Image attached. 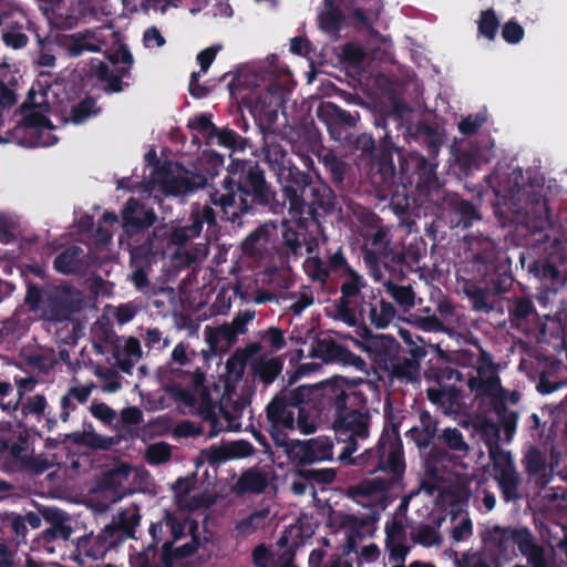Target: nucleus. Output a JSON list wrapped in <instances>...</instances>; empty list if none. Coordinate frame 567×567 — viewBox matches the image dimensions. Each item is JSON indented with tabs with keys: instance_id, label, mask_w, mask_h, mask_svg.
Instances as JSON below:
<instances>
[{
	"instance_id": "nucleus-4",
	"label": "nucleus",
	"mask_w": 567,
	"mask_h": 567,
	"mask_svg": "<svg viewBox=\"0 0 567 567\" xmlns=\"http://www.w3.org/2000/svg\"><path fill=\"white\" fill-rule=\"evenodd\" d=\"M176 396L183 404L185 412L199 415L209 423L212 427L210 435H216L218 432L228 429L224 424V421H227V416L217 405V398H213L202 384L197 383L190 390H179Z\"/></svg>"
},
{
	"instance_id": "nucleus-63",
	"label": "nucleus",
	"mask_w": 567,
	"mask_h": 567,
	"mask_svg": "<svg viewBox=\"0 0 567 567\" xmlns=\"http://www.w3.org/2000/svg\"><path fill=\"white\" fill-rule=\"evenodd\" d=\"M192 125L194 128H197L200 132H206L208 137H213V133L216 131V126L212 123L210 118L207 115H199L192 121Z\"/></svg>"
},
{
	"instance_id": "nucleus-46",
	"label": "nucleus",
	"mask_w": 567,
	"mask_h": 567,
	"mask_svg": "<svg viewBox=\"0 0 567 567\" xmlns=\"http://www.w3.org/2000/svg\"><path fill=\"white\" fill-rule=\"evenodd\" d=\"M320 27L327 32H334L339 29L340 13L338 10L330 8L319 17Z\"/></svg>"
},
{
	"instance_id": "nucleus-14",
	"label": "nucleus",
	"mask_w": 567,
	"mask_h": 567,
	"mask_svg": "<svg viewBox=\"0 0 567 567\" xmlns=\"http://www.w3.org/2000/svg\"><path fill=\"white\" fill-rule=\"evenodd\" d=\"M155 221V214L151 208L130 199L123 209V227L127 234L137 233L150 227Z\"/></svg>"
},
{
	"instance_id": "nucleus-59",
	"label": "nucleus",
	"mask_w": 567,
	"mask_h": 567,
	"mask_svg": "<svg viewBox=\"0 0 567 567\" xmlns=\"http://www.w3.org/2000/svg\"><path fill=\"white\" fill-rule=\"evenodd\" d=\"M219 48L210 47L197 54V61L200 64V72L205 73L209 69L212 62L214 61Z\"/></svg>"
},
{
	"instance_id": "nucleus-54",
	"label": "nucleus",
	"mask_w": 567,
	"mask_h": 567,
	"mask_svg": "<svg viewBox=\"0 0 567 567\" xmlns=\"http://www.w3.org/2000/svg\"><path fill=\"white\" fill-rule=\"evenodd\" d=\"M453 538L462 542L472 535V520L467 516H463L452 530Z\"/></svg>"
},
{
	"instance_id": "nucleus-35",
	"label": "nucleus",
	"mask_w": 567,
	"mask_h": 567,
	"mask_svg": "<svg viewBox=\"0 0 567 567\" xmlns=\"http://www.w3.org/2000/svg\"><path fill=\"white\" fill-rule=\"evenodd\" d=\"M55 463L54 457L45 456L43 454L39 455H28L22 458V468L28 472L39 474L44 472L45 470L52 467Z\"/></svg>"
},
{
	"instance_id": "nucleus-55",
	"label": "nucleus",
	"mask_w": 567,
	"mask_h": 567,
	"mask_svg": "<svg viewBox=\"0 0 567 567\" xmlns=\"http://www.w3.org/2000/svg\"><path fill=\"white\" fill-rule=\"evenodd\" d=\"M92 414L104 423H112L116 419V413L104 403L93 404L91 406Z\"/></svg>"
},
{
	"instance_id": "nucleus-62",
	"label": "nucleus",
	"mask_w": 567,
	"mask_h": 567,
	"mask_svg": "<svg viewBox=\"0 0 567 567\" xmlns=\"http://www.w3.org/2000/svg\"><path fill=\"white\" fill-rule=\"evenodd\" d=\"M109 73V69L104 63H96V75L101 79L109 80V89L112 92H120L122 90L121 81L118 79H110Z\"/></svg>"
},
{
	"instance_id": "nucleus-2",
	"label": "nucleus",
	"mask_w": 567,
	"mask_h": 567,
	"mask_svg": "<svg viewBox=\"0 0 567 567\" xmlns=\"http://www.w3.org/2000/svg\"><path fill=\"white\" fill-rule=\"evenodd\" d=\"M141 473L127 464H121L109 472L92 491L89 503L97 511H105L135 488Z\"/></svg>"
},
{
	"instance_id": "nucleus-34",
	"label": "nucleus",
	"mask_w": 567,
	"mask_h": 567,
	"mask_svg": "<svg viewBox=\"0 0 567 567\" xmlns=\"http://www.w3.org/2000/svg\"><path fill=\"white\" fill-rule=\"evenodd\" d=\"M99 110L92 99H86L76 105H74L70 113V122L79 125L84 123L86 120L95 116Z\"/></svg>"
},
{
	"instance_id": "nucleus-19",
	"label": "nucleus",
	"mask_w": 567,
	"mask_h": 567,
	"mask_svg": "<svg viewBox=\"0 0 567 567\" xmlns=\"http://www.w3.org/2000/svg\"><path fill=\"white\" fill-rule=\"evenodd\" d=\"M62 45L72 56H78L83 52H97L104 45V42L95 32L78 33L66 37Z\"/></svg>"
},
{
	"instance_id": "nucleus-31",
	"label": "nucleus",
	"mask_w": 567,
	"mask_h": 567,
	"mask_svg": "<svg viewBox=\"0 0 567 567\" xmlns=\"http://www.w3.org/2000/svg\"><path fill=\"white\" fill-rule=\"evenodd\" d=\"M499 27V20L493 9L483 10L477 20L478 33L488 39L494 40Z\"/></svg>"
},
{
	"instance_id": "nucleus-25",
	"label": "nucleus",
	"mask_w": 567,
	"mask_h": 567,
	"mask_svg": "<svg viewBox=\"0 0 567 567\" xmlns=\"http://www.w3.org/2000/svg\"><path fill=\"white\" fill-rule=\"evenodd\" d=\"M380 451L386 470L391 471L394 475L401 474L403 471V461L398 441H381Z\"/></svg>"
},
{
	"instance_id": "nucleus-58",
	"label": "nucleus",
	"mask_w": 567,
	"mask_h": 567,
	"mask_svg": "<svg viewBox=\"0 0 567 567\" xmlns=\"http://www.w3.org/2000/svg\"><path fill=\"white\" fill-rule=\"evenodd\" d=\"M386 548L390 551V557L395 564H402L409 553V547L405 542L388 544Z\"/></svg>"
},
{
	"instance_id": "nucleus-26",
	"label": "nucleus",
	"mask_w": 567,
	"mask_h": 567,
	"mask_svg": "<svg viewBox=\"0 0 567 567\" xmlns=\"http://www.w3.org/2000/svg\"><path fill=\"white\" fill-rule=\"evenodd\" d=\"M269 241L268 226H260L252 231L243 243V250L249 256H259Z\"/></svg>"
},
{
	"instance_id": "nucleus-16",
	"label": "nucleus",
	"mask_w": 567,
	"mask_h": 567,
	"mask_svg": "<svg viewBox=\"0 0 567 567\" xmlns=\"http://www.w3.org/2000/svg\"><path fill=\"white\" fill-rule=\"evenodd\" d=\"M215 214L209 206H204L200 212L193 214V224L189 227H176L174 228L171 241L174 245L183 246L189 239L197 237L202 231L203 223L208 225L214 224Z\"/></svg>"
},
{
	"instance_id": "nucleus-49",
	"label": "nucleus",
	"mask_w": 567,
	"mask_h": 567,
	"mask_svg": "<svg viewBox=\"0 0 567 567\" xmlns=\"http://www.w3.org/2000/svg\"><path fill=\"white\" fill-rule=\"evenodd\" d=\"M313 532V525L308 520V518L301 517L295 525L290 527L289 535L291 537L307 538L310 537Z\"/></svg>"
},
{
	"instance_id": "nucleus-36",
	"label": "nucleus",
	"mask_w": 567,
	"mask_h": 567,
	"mask_svg": "<svg viewBox=\"0 0 567 567\" xmlns=\"http://www.w3.org/2000/svg\"><path fill=\"white\" fill-rule=\"evenodd\" d=\"M107 59L121 74H125L133 64V56L125 47H120L114 53L109 54Z\"/></svg>"
},
{
	"instance_id": "nucleus-38",
	"label": "nucleus",
	"mask_w": 567,
	"mask_h": 567,
	"mask_svg": "<svg viewBox=\"0 0 567 567\" xmlns=\"http://www.w3.org/2000/svg\"><path fill=\"white\" fill-rule=\"evenodd\" d=\"M147 461L152 464H162L169 460L171 447L166 443H156L148 446L146 451Z\"/></svg>"
},
{
	"instance_id": "nucleus-42",
	"label": "nucleus",
	"mask_w": 567,
	"mask_h": 567,
	"mask_svg": "<svg viewBox=\"0 0 567 567\" xmlns=\"http://www.w3.org/2000/svg\"><path fill=\"white\" fill-rule=\"evenodd\" d=\"M524 34V28L514 20H509L503 25L502 37L507 43H519L523 40Z\"/></svg>"
},
{
	"instance_id": "nucleus-24",
	"label": "nucleus",
	"mask_w": 567,
	"mask_h": 567,
	"mask_svg": "<svg viewBox=\"0 0 567 567\" xmlns=\"http://www.w3.org/2000/svg\"><path fill=\"white\" fill-rule=\"evenodd\" d=\"M54 97V86H48L47 89H43L42 85L39 84L38 89L32 87L27 102V104L32 109L30 113L43 114V112H47L51 106H53Z\"/></svg>"
},
{
	"instance_id": "nucleus-40",
	"label": "nucleus",
	"mask_w": 567,
	"mask_h": 567,
	"mask_svg": "<svg viewBox=\"0 0 567 567\" xmlns=\"http://www.w3.org/2000/svg\"><path fill=\"white\" fill-rule=\"evenodd\" d=\"M388 240L384 231L379 230L373 235L371 241V249L368 251V256H372L375 259L388 258Z\"/></svg>"
},
{
	"instance_id": "nucleus-50",
	"label": "nucleus",
	"mask_w": 567,
	"mask_h": 567,
	"mask_svg": "<svg viewBox=\"0 0 567 567\" xmlns=\"http://www.w3.org/2000/svg\"><path fill=\"white\" fill-rule=\"evenodd\" d=\"M18 399L13 402H9L7 405H2L4 410H13L16 411L20 404L22 395L24 392L32 391L35 385V381L31 378L20 379L18 381Z\"/></svg>"
},
{
	"instance_id": "nucleus-9",
	"label": "nucleus",
	"mask_w": 567,
	"mask_h": 567,
	"mask_svg": "<svg viewBox=\"0 0 567 567\" xmlns=\"http://www.w3.org/2000/svg\"><path fill=\"white\" fill-rule=\"evenodd\" d=\"M350 340L372 360L382 364L392 360L399 350V343L393 338L386 334H372L368 330H364L361 339L350 338Z\"/></svg>"
},
{
	"instance_id": "nucleus-10",
	"label": "nucleus",
	"mask_w": 567,
	"mask_h": 567,
	"mask_svg": "<svg viewBox=\"0 0 567 567\" xmlns=\"http://www.w3.org/2000/svg\"><path fill=\"white\" fill-rule=\"evenodd\" d=\"M471 392L477 396H492L499 399L502 395L501 381L497 375L496 367L493 362L482 355L477 363V375L471 377L467 381Z\"/></svg>"
},
{
	"instance_id": "nucleus-15",
	"label": "nucleus",
	"mask_w": 567,
	"mask_h": 567,
	"mask_svg": "<svg viewBox=\"0 0 567 567\" xmlns=\"http://www.w3.org/2000/svg\"><path fill=\"white\" fill-rule=\"evenodd\" d=\"M252 445L247 441H233L212 446L204 452L206 458L213 463L226 462L229 460L244 458L251 455Z\"/></svg>"
},
{
	"instance_id": "nucleus-20",
	"label": "nucleus",
	"mask_w": 567,
	"mask_h": 567,
	"mask_svg": "<svg viewBox=\"0 0 567 567\" xmlns=\"http://www.w3.org/2000/svg\"><path fill=\"white\" fill-rule=\"evenodd\" d=\"M205 337L214 353L226 352L237 339L236 331L228 323L217 328L206 327Z\"/></svg>"
},
{
	"instance_id": "nucleus-29",
	"label": "nucleus",
	"mask_w": 567,
	"mask_h": 567,
	"mask_svg": "<svg viewBox=\"0 0 567 567\" xmlns=\"http://www.w3.org/2000/svg\"><path fill=\"white\" fill-rule=\"evenodd\" d=\"M395 316V309L386 301L381 300L371 307L369 318L372 324L378 329H384L390 324Z\"/></svg>"
},
{
	"instance_id": "nucleus-52",
	"label": "nucleus",
	"mask_w": 567,
	"mask_h": 567,
	"mask_svg": "<svg viewBox=\"0 0 567 567\" xmlns=\"http://www.w3.org/2000/svg\"><path fill=\"white\" fill-rule=\"evenodd\" d=\"M216 137L218 145L234 150L237 145L238 136L235 132L228 130H217L213 133V137Z\"/></svg>"
},
{
	"instance_id": "nucleus-39",
	"label": "nucleus",
	"mask_w": 567,
	"mask_h": 567,
	"mask_svg": "<svg viewBox=\"0 0 567 567\" xmlns=\"http://www.w3.org/2000/svg\"><path fill=\"white\" fill-rule=\"evenodd\" d=\"M363 287L362 278L352 269L346 267V279L342 284V292L347 297L357 295Z\"/></svg>"
},
{
	"instance_id": "nucleus-51",
	"label": "nucleus",
	"mask_w": 567,
	"mask_h": 567,
	"mask_svg": "<svg viewBox=\"0 0 567 567\" xmlns=\"http://www.w3.org/2000/svg\"><path fill=\"white\" fill-rule=\"evenodd\" d=\"M92 385L72 388L66 395L61 399V404L66 408L70 400L76 399L79 402H85L91 394Z\"/></svg>"
},
{
	"instance_id": "nucleus-7",
	"label": "nucleus",
	"mask_w": 567,
	"mask_h": 567,
	"mask_svg": "<svg viewBox=\"0 0 567 567\" xmlns=\"http://www.w3.org/2000/svg\"><path fill=\"white\" fill-rule=\"evenodd\" d=\"M369 413L363 411H340L334 423V432L338 442L344 446L340 458L346 460L357 451V443L368 437Z\"/></svg>"
},
{
	"instance_id": "nucleus-1",
	"label": "nucleus",
	"mask_w": 567,
	"mask_h": 567,
	"mask_svg": "<svg viewBox=\"0 0 567 567\" xmlns=\"http://www.w3.org/2000/svg\"><path fill=\"white\" fill-rule=\"evenodd\" d=\"M197 524L190 519H179L166 512L164 516L150 526V535L156 544H162L165 556L172 553L188 556L199 546L195 535Z\"/></svg>"
},
{
	"instance_id": "nucleus-47",
	"label": "nucleus",
	"mask_w": 567,
	"mask_h": 567,
	"mask_svg": "<svg viewBox=\"0 0 567 567\" xmlns=\"http://www.w3.org/2000/svg\"><path fill=\"white\" fill-rule=\"evenodd\" d=\"M485 121L486 115L484 113L476 114L475 116L470 115L458 124V130L461 133L470 135L475 133Z\"/></svg>"
},
{
	"instance_id": "nucleus-5",
	"label": "nucleus",
	"mask_w": 567,
	"mask_h": 567,
	"mask_svg": "<svg viewBox=\"0 0 567 567\" xmlns=\"http://www.w3.org/2000/svg\"><path fill=\"white\" fill-rule=\"evenodd\" d=\"M484 540L503 553H506L513 545H517L522 555L527 558L533 567H547L543 549L534 543L527 529L494 526L486 533Z\"/></svg>"
},
{
	"instance_id": "nucleus-8",
	"label": "nucleus",
	"mask_w": 567,
	"mask_h": 567,
	"mask_svg": "<svg viewBox=\"0 0 567 567\" xmlns=\"http://www.w3.org/2000/svg\"><path fill=\"white\" fill-rule=\"evenodd\" d=\"M51 130L52 125L44 114L28 113L23 123L14 130L11 141L17 140L21 145L29 147L50 146L56 142ZM3 142L8 143L10 138ZM0 143H2L1 138Z\"/></svg>"
},
{
	"instance_id": "nucleus-37",
	"label": "nucleus",
	"mask_w": 567,
	"mask_h": 567,
	"mask_svg": "<svg viewBox=\"0 0 567 567\" xmlns=\"http://www.w3.org/2000/svg\"><path fill=\"white\" fill-rule=\"evenodd\" d=\"M419 373V364L412 359H406L393 368V375L406 382H413Z\"/></svg>"
},
{
	"instance_id": "nucleus-13",
	"label": "nucleus",
	"mask_w": 567,
	"mask_h": 567,
	"mask_svg": "<svg viewBox=\"0 0 567 567\" xmlns=\"http://www.w3.org/2000/svg\"><path fill=\"white\" fill-rule=\"evenodd\" d=\"M312 357L323 361H340L359 370H363L365 367V362L360 357L329 340L318 341L312 347Z\"/></svg>"
},
{
	"instance_id": "nucleus-23",
	"label": "nucleus",
	"mask_w": 567,
	"mask_h": 567,
	"mask_svg": "<svg viewBox=\"0 0 567 567\" xmlns=\"http://www.w3.org/2000/svg\"><path fill=\"white\" fill-rule=\"evenodd\" d=\"M268 484L267 476L258 470H249L245 472L233 486V491L237 494L243 493H260Z\"/></svg>"
},
{
	"instance_id": "nucleus-61",
	"label": "nucleus",
	"mask_w": 567,
	"mask_h": 567,
	"mask_svg": "<svg viewBox=\"0 0 567 567\" xmlns=\"http://www.w3.org/2000/svg\"><path fill=\"white\" fill-rule=\"evenodd\" d=\"M417 542L424 546H432L440 544V537L433 528L425 526L420 528L417 533Z\"/></svg>"
},
{
	"instance_id": "nucleus-17",
	"label": "nucleus",
	"mask_w": 567,
	"mask_h": 567,
	"mask_svg": "<svg viewBox=\"0 0 567 567\" xmlns=\"http://www.w3.org/2000/svg\"><path fill=\"white\" fill-rule=\"evenodd\" d=\"M114 358L118 368L130 373L142 358L140 341L134 337L118 339L114 348Z\"/></svg>"
},
{
	"instance_id": "nucleus-44",
	"label": "nucleus",
	"mask_w": 567,
	"mask_h": 567,
	"mask_svg": "<svg viewBox=\"0 0 567 567\" xmlns=\"http://www.w3.org/2000/svg\"><path fill=\"white\" fill-rule=\"evenodd\" d=\"M166 43L165 38L156 27L146 29L143 33V44L146 49H159Z\"/></svg>"
},
{
	"instance_id": "nucleus-27",
	"label": "nucleus",
	"mask_w": 567,
	"mask_h": 567,
	"mask_svg": "<svg viewBox=\"0 0 567 567\" xmlns=\"http://www.w3.org/2000/svg\"><path fill=\"white\" fill-rule=\"evenodd\" d=\"M255 373L266 383L272 382L282 369V362L278 358L260 357L254 363Z\"/></svg>"
},
{
	"instance_id": "nucleus-45",
	"label": "nucleus",
	"mask_w": 567,
	"mask_h": 567,
	"mask_svg": "<svg viewBox=\"0 0 567 567\" xmlns=\"http://www.w3.org/2000/svg\"><path fill=\"white\" fill-rule=\"evenodd\" d=\"M155 548L150 545L147 548L131 556L132 567H153Z\"/></svg>"
},
{
	"instance_id": "nucleus-60",
	"label": "nucleus",
	"mask_w": 567,
	"mask_h": 567,
	"mask_svg": "<svg viewBox=\"0 0 567 567\" xmlns=\"http://www.w3.org/2000/svg\"><path fill=\"white\" fill-rule=\"evenodd\" d=\"M3 42L13 49H21L28 43V37L21 32H4Z\"/></svg>"
},
{
	"instance_id": "nucleus-11",
	"label": "nucleus",
	"mask_w": 567,
	"mask_h": 567,
	"mask_svg": "<svg viewBox=\"0 0 567 567\" xmlns=\"http://www.w3.org/2000/svg\"><path fill=\"white\" fill-rule=\"evenodd\" d=\"M209 196L212 203L219 205L224 213L231 219H235L248 209L244 190L239 186H236L231 179H225L223 192H216Z\"/></svg>"
},
{
	"instance_id": "nucleus-28",
	"label": "nucleus",
	"mask_w": 567,
	"mask_h": 567,
	"mask_svg": "<svg viewBox=\"0 0 567 567\" xmlns=\"http://www.w3.org/2000/svg\"><path fill=\"white\" fill-rule=\"evenodd\" d=\"M47 518L52 523V527L48 529L47 534L51 538L69 539L72 534L70 519L63 513L52 511L48 514Z\"/></svg>"
},
{
	"instance_id": "nucleus-6",
	"label": "nucleus",
	"mask_w": 567,
	"mask_h": 567,
	"mask_svg": "<svg viewBox=\"0 0 567 567\" xmlns=\"http://www.w3.org/2000/svg\"><path fill=\"white\" fill-rule=\"evenodd\" d=\"M206 179L194 175L176 163H169L153 172L152 190L158 187L164 194L182 196L203 186Z\"/></svg>"
},
{
	"instance_id": "nucleus-21",
	"label": "nucleus",
	"mask_w": 567,
	"mask_h": 567,
	"mask_svg": "<svg viewBox=\"0 0 567 567\" xmlns=\"http://www.w3.org/2000/svg\"><path fill=\"white\" fill-rule=\"evenodd\" d=\"M495 477L507 502L518 498L519 480L514 465L509 461H506L502 466H497Z\"/></svg>"
},
{
	"instance_id": "nucleus-57",
	"label": "nucleus",
	"mask_w": 567,
	"mask_h": 567,
	"mask_svg": "<svg viewBox=\"0 0 567 567\" xmlns=\"http://www.w3.org/2000/svg\"><path fill=\"white\" fill-rule=\"evenodd\" d=\"M444 441L454 450H464L466 444L463 441L461 432L456 429H447L443 433Z\"/></svg>"
},
{
	"instance_id": "nucleus-33",
	"label": "nucleus",
	"mask_w": 567,
	"mask_h": 567,
	"mask_svg": "<svg viewBox=\"0 0 567 567\" xmlns=\"http://www.w3.org/2000/svg\"><path fill=\"white\" fill-rule=\"evenodd\" d=\"M369 528H370V526L367 523L359 520L352 516H348L344 518L343 529H344V534L348 537L349 550L355 549L357 537H361V535H363L364 533H368Z\"/></svg>"
},
{
	"instance_id": "nucleus-48",
	"label": "nucleus",
	"mask_w": 567,
	"mask_h": 567,
	"mask_svg": "<svg viewBox=\"0 0 567 567\" xmlns=\"http://www.w3.org/2000/svg\"><path fill=\"white\" fill-rule=\"evenodd\" d=\"M47 408V401L43 395L37 394L28 399L27 403L22 408L24 414H33L40 416L44 413Z\"/></svg>"
},
{
	"instance_id": "nucleus-30",
	"label": "nucleus",
	"mask_w": 567,
	"mask_h": 567,
	"mask_svg": "<svg viewBox=\"0 0 567 567\" xmlns=\"http://www.w3.org/2000/svg\"><path fill=\"white\" fill-rule=\"evenodd\" d=\"M309 454L311 463L328 461L332 458V442L329 437L319 436L309 440Z\"/></svg>"
},
{
	"instance_id": "nucleus-64",
	"label": "nucleus",
	"mask_w": 567,
	"mask_h": 567,
	"mask_svg": "<svg viewBox=\"0 0 567 567\" xmlns=\"http://www.w3.org/2000/svg\"><path fill=\"white\" fill-rule=\"evenodd\" d=\"M208 254L206 244H197L192 251H185V262L190 264L194 261L203 260Z\"/></svg>"
},
{
	"instance_id": "nucleus-53",
	"label": "nucleus",
	"mask_w": 567,
	"mask_h": 567,
	"mask_svg": "<svg viewBox=\"0 0 567 567\" xmlns=\"http://www.w3.org/2000/svg\"><path fill=\"white\" fill-rule=\"evenodd\" d=\"M388 486V483L380 478L375 477L373 480H369L363 482L359 487L358 491L363 495H373L375 493L383 492Z\"/></svg>"
},
{
	"instance_id": "nucleus-12",
	"label": "nucleus",
	"mask_w": 567,
	"mask_h": 567,
	"mask_svg": "<svg viewBox=\"0 0 567 567\" xmlns=\"http://www.w3.org/2000/svg\"><path fill=\"white\" fill-rule=\"evenodd\" d=\"M25 301L47 320L60 321L68 317V310L51 293L41 295L38 289L30 288Z\"/></svg>"
},
{
	"instance_id": "nucleus-56",
	"label": "nucleus",
	"mask_w": 567,
	"mask_h": 567,
	"mask_svg": "<svg viewBox=\"0 0 567 567\" xmlns=\"http://www.w3.org/2000/svg\"><path fill=\"white\" fill-rule=\"evenodd\" d=\"M255 317V312L250 310L243 311L238 313L229 326L236 331V334H243L246 332V326Z\"/></svg>"
},
{
	"instance_id": "nucleus-32",
	"label": "nucleus",
	"mask_w": 567,
	"mask_h": 567,
	"mask_svg": "<svg viewBox=\"0 0 567 567\" xmlns=\"http://www.w3.org/2000/svg\"><path fill=\"white\" fill-rule=\"evenodd\" d=\"M80 249L78 247L68 248L60 254L54 261L56 270L63 274L75 271L80 265Z\"/></svg>"
},
{
	"instance_id": "nucleus-18",
	"label": "nucleus",
	"mask_w": 567,
	"mask_h": 567,
	"mask_svg": "<svg viewBox=\"0 0 567 567\" xmlns=\"http://www.w3.org/2000/svg\"><path fill=\"white\" fill-rule=\"evenodd\" d=\"M271 436L278 447L284 450L287 457L296 464H311L309 454V442L288 440L282 432L271 431Z\"/></svg>"
},
{
	"instance_id": "nucleus-3",
	"label": "nucleus",
	"mask_w": 567,
	"mask_h": 567,
	"mask_svg": "<svg viewBox=\"0 0 567 567\" xmlns=\"http://www.w3.org/2000/svg\"><path fill=\"white\" fill-rule=\"evenodd\" d=\"M267 416L271 422V431L290 430L307 435L317 429L316 414L298 403L274 400L267 406Z\"/></svg>"
},
{
	"instance_id": "nucleus-43",
	"label": "nucleus",
	"mask_w": 567,
	"mask_h": 567,
	"mask_svg": "<svg viewBox=\"0 0 567 567\" xmlns=\"http://www.w3.org/2000/svg\"><path fill=\"white\" fill-rule=\"evenodd\" d=\"M385 535L386 545L406 540L405 529L403 525L396 519H392L385 525Z\"/></svg>"
},
{
	"instance_id": "nucleus-41",
	"label": "nucleus",
	"mask_w": 567,
	"mask_h": 567,
	"mask_svg": "<svg viewBox=\"0 0 567 567\" xmlns=\"http://www.w3.org/2000/svg\"><path fill=\"white\" fill-rule=\"evenodd\" d=\"M386 291L398 303L404 307L413 306V292L409 287H400L388 284Z\"/></svg>"
},
{
	"instance_id": "nucleus-22",
	"label": "nucleus",
	"mask_w": 567,
	"mask_h": 567,
	"mask_svg": "<svg viewBox=\"0 0 567 567\" xmlns=\"http://www.w3.org/2000/svg\"><path fill=\"white\" fill-rule=\"evenodd\" d=\"M322 395L341 409L352 391V384L342 377H334L321 383Z\"/></svg>"
}]
</instances>
